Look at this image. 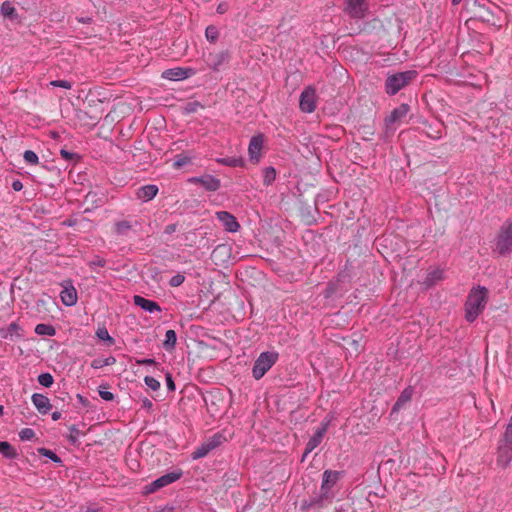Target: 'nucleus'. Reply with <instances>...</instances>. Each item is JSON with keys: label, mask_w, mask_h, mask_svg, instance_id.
Masks as SVG:
<instances>
[{"label": "nucleus", "mask_w": 512, "mask_h": 512, "mask_svg": "<svg viewBox=\"0 0 512 512\" xmlns=\"http://www.w3.org/2000/svg\"><path fill=\"white\" fill-rule=\"evenodd\" d=\"M0 453L9 459H12L16 456L15 449L6 441H0Z\"/></svg>", "instance_id": "nucleus-28"}, {"label": "nucleus", "mask_w": 512, "mask_h": 512, "mask_svg": "<svg viewBox=\"0 0 512 512\" xmlns=\"http://www.w3.org/2000/svg\"><path fill=\"white\" fill-rule=\"evenodd\" d=\"M299 106L302 112L312 113L316 109V91L312 87L305 88L301 95Z\"/></svg>", "instance_id": "nucleus-7"}, {"label": "nucleus", "mask_w": 512, "mask_h": 512, "mask_svg": "<svg viewBox=\"0 0 512 512\" xmlns=\"http://www.w3.org/2000/svg\"><path fill=\"white\" fill-rule=\"evenodd\" d=\"M217 11L219 13H224L225 12V8L223 7V5H219L218 8H217Z\"/></svg>", "instance_id": "nucleus-54"}, {"label": "nucleus", "mask_w": 512, "mask_h": 512, "mask_svg": "<svg viewBox=\"0 0 512 512\" xmlns=\"http://www.w3.org/2000/svg\"><path fill=\"white\" fill-rule=\"evenodd\" d=\"M166 383H167V388L169 391H174L175 390V383L172 379V376L170 373H167L166 374Z\"/></svg>", "instance_id": "nucleus-46"}, {"label": "nucleus", "mask_w": 512, "mask_h": 512, "mask_svg": "<svg viewBox=\"0 0 512 512\" xmlns=\"http://www.w3.org/2000/svg\"><path fill=\"white\" fill-rule=\"evenodd\" d=\"M193 74V70L191 68H171L167 69L162 73V77L168 80L179 81L184 80L190 77Z\"/></svg>", "instance_id": "nucleus-12"}, {"label": "nucleus", "mask_w": 512, "mask_h": 512, "mask_svg": "<svg viewBox=\"0 0 512 512\" xmlns=\"http://www.w3.org/2000/svg\"><path fill=\"white\" fill-rule=\"evenodd\" d=\"M221 439V435L214 434L212 437L208 438L193 451L192 458L194 460H197L205 457L210 451H212L213 449L220 445Z\"/></svg>", "instance_id": "nucleus-6"}, {"label": "nucleus", "mask_w": 512, "mask_h": 512, "mask_svg": "<svg viewBox=\"0 0 512 512\" xmlns=\"http://www.w3.org/2000/svg\"><path fill=\"white\" fill-rule=\"evenodd\" d=\"M278 353L273 351L263 352L256 359L253 369L252 375L256 380L261 379L277 362Z\"/></svg>", "instance_id": "nucleus-3"}, {"label": "nucleus", "mask_w": 512, "mask_h": 512, "mask_svg": "<svg viewBox=\"0 0 512 512\" xmlns=\"http://www.w3.org/2000/svg\"><path fill=\"white\" fill-rule=\"evenodd\" d=\"M488 300V290L485 287L473 288L465 303V318L473 322L484 310Z\"/></svg>", "instance_id": "nucleus-1"}, {"label": "nucleus", "mask_w": 512, "mask_h": 512, "mask_svg": "<svg viewBox=\"0 0 512 512\" xmlns=\"http://www.w3.org/2000/svg\"><path fill=\"white\" fill-rule=\"evenodd\" d=\"M137 363L140 365H156L157 364L154 359H150V358L137 361Z\"/></svg>", "instance_id": "nucleus-48"}, {"label": "nucleus", "mask_w": 512, "mask_h": 512, "mask_svg": "<svg viewBox=\"0 0 512 512\" xmlns=\"http://www.w3.org/2000/svg\"><path fill=\"white\" fill-rule=\"evenodd\" d=\"M12 187L15 191H19L22 189V183L20 181H15L13 182Z\"/></svg>", "instance_id": "nucleus-51"}, {"label": "nucleus", "mask_w": 512, "mask_h": 512, "mask_svg": "<svg viewBox=\"0 0 512 512\" xmlns=\"http://www.w3.org/2000/svg\"><path fill=\"white\" fill-rule=\"evenodd\" d=\"M133 302L136 306H138V307L142 308L143 310L148 311L150 313L161 311V307L159 306V304L157 302L146 299L140 295H135L133 297Z\"/></svg>", "instance_id": "nucleus-17"}, {"label": "nucleus", "mask_w": 512, "mask_h": 512, "mask_svg": "<svg viewBox=\"0 0 512 512\" xmlns=\"http://www.w3.org/2000/svg\"><path fill=\"white\" fill-rule=\"evenodd\" d=\"M50 85H52L54 87H61V88H64V89H71L72 88V83L69 82V81H66V80H54V81L50 82Z\"/></svg>", "instance_id": "nucleus-42"}, {"label": "nucleus", "mask_w": 512, "mask_h": 512, "mask_svg": "<svg viewBox=\"0 0 512 512\" xmlns=\"http://www.w3.org/2000/svg\"><path fill=\"white\" fill-rule=\"evenodd\" d=\"M61 301L66 306H73L77 302V291L74 287H65L60 293Z\"/></svg>", "instance_id": "nucleus-20"}, {"label": "nucleus", "mask_w": 512, "mask_h": 512, "mask_svg": "<svg viewBox=\"0 0 512 512\" xmlns=\"http://www.w3.org/2000/svg\"><path fill=\"white\" fill-rule=\"evenodd\" d=\"M191 182L202 185L208 191H216L220 188V180L212 175L194 177Z\"/></svg>", "instance_id": "nucleus-14"}, {"label": "nucleus", "mask_w": 512, "mask_h": 512, "mask_svg": "<svg viewBox=\"0 0 512 512\" xmlns=\"http://www.w3.org/2000/svg\"><path fill=\"white\" fill-rule=\"evenodd\" d=\"M184 280H185L184 275H182V274H177V275L173 276V277L170 279V282H169V283H170V285H171L172 287H178V286H180V285L184 282Z\"/></svg>", "instance_id": "nucleus-44"}, {"label": "nucleus", "mask_w": 512, "mask_h": 512, "mask_svg": "<svg viewBox=\"0 0 512 512\" xmlns=\"http://www.w3.org/2000/svg\"><path fill=\"white\" fill-rule=\"evenodd\" d=\"M35 333L41 336H54L56 334V330L52 325L41 323L36 325Z\"/></svg>", "instance_id": "nucleus-26"}, {"label": "nucleus", "mask_w": 512, "mask_h": 512, "mask_svg": "<svg viewBox=\"0 0 512 512\" xmlns=\"http://www.w3.org/2000/svg\"><path fill=\"white\" fill-rule=\"evenodd\" d=\"M23 157H24V160L31 165H36L39 162V158H38L37 154L32 150H26L24 152Z\"/></svg>", "instance_id": "nucleus-36"}, {"label": "nucleus", "mask_w": 512, "mask_h": 512, "mask_svg": "<svg viewBox=\"0 0 512 512\" xmlns=\"http://www.w3.org/2000/svg\"><path fill=\"white\" fill-rule=\"evenodd\" d=\"M217 219L223 224L225 229L229 232L238 231L240 225L236 218L227 211H219L216 213Z\"/></svg>", "instance_id": "nucleus-13"}, {"label": "nucleus", "mask_w": 512, "mask_h": 512, "mask_svg": "<svg viewBox=\"0 0 512 512\" xmlns=\"http://www.w3.org/2000/svg\"><path fill=\"white\" fill-rule=\"evenodd\" d=\"M19 437L23 441H29L35 438V432L31 428H24L19 432Z\"/></svg>", "instance_id": "nucleus-38"}, {"label": "nucleus", "mask_w": 512, "mask_h": 512, "mask_svg": "<svg viewBox=\"0 0 512 512\" xmlns=\"http://www.w3.org/2000/svg\"><path fill=\"white\" fill-rule=\"evenodd\" d=\"M144 382L153 391H157L160 388V382L154 377L146 376Z\"/></svg>", "instance_id": "nucleus-39"}, {"label": "nucleus", "mask_w": 512, "mask_h": 512, "mask_svg": "<svg viewBox=\"0 0 512 512\" xmlns=\"http://www.w3.org/2000/svg\"><path fill=\"white\" fill-rule=\"evenodd\" d=\"M60 155L63 159L67 161H77L79 159V155L73 152H70L66 149L60 150Z\"/></svg>", "instance_id": "nucleus-41"}, {"label": "nucleus", "mask_w": 512, "mask_h": 512, "mask_svg": "<svg viewBox=\"0 0 512 512\" xmlns=\"http://www.w3.org/2000/svg\"><path fill=\"white\" fill-rule=\"evenodd\" d=\"M227 250L226 246L225 245H219L217 246L214 251H213V255H217V254H223L225 253Z\"/></svg>", "instance_id": "nucleus-47"}, {"label": "nucleus", "mask_w": 512, "mask_h": 512, "mask_svg": "<svg viewBox=\"0 0 512 512\" xmlns=\"http://www.w3.org/2000/svg\"><path fill=\"white\" fill-rule=\"evenodd\" d=\"M264 137L263 135L253 136L249 142L248 153L250 161L257 164L261 159V152L263 149Z\"/></svg>", "instance_id": "nucleus-9"}, {"label": "nucleus", "mask_w": 512, "mask_h": 512, "mask_svg": "<svg viewBox=\"0 0 512 512\" xmlns=\"http://www.w3.org/2000/svg\"><path fill=\"white\" fill-rule=\"evenodd\" d=\"M505 446L500 448L499 461L507 463L512 456V419L506 427L504 433Z\"/></svg>", "instance_id": "nucleus-10"}, {"label": "nucleus", "mask_w": 512, "mask_h": 512, "mask_svg": "<svg viewBox=\"0 0 512 512\" xmlns=\"http://www.w3.org/2000/svg\"><path fill=\"white\" fill-rule=\"evenodd\" d=\"M276 177V171L273 167H267L264 169L263 182L265 185H270Z\"/></svg>", "instance_id": "nucleus-32"}, {"label": "nucleus", "mask_w": 512, "mask_h": 512, "mask_svg": "<svg viewBox=\"0 0 512 512\" xmlns=\"http://www.w3.org/2000/svg\"><path fill=\"white\" fill-rule=\"evenodd\" d=\"M461 1H462V0H452V3H453L454 5H457V4H459Z\"/></svg>", "instance_id": "nucleus-56"}, {"label": "nucleus", "mask_w": 512, "mask_h": 512, "mask_svg": "<svg viewBox=\"0 0 512 512\" xmlns=\"http://www.w3.org/2000/svg\"><path fill=\"white\" fill-rule=\"evenodd\" d=\"M190 162V159L183 155H177L175 158L174 166L180 168Z\"/></svg>", "instance_id": "nucleus-43"}, {"label": "nucleus", "mask_w": 512, "mask_h": 512, "mask_svg": "<svg viewBox=\"0 0 512 512\" xmlns=\"http://www.w3.org/2000/svg\"><path fill=\"white\" fill-rule=\"evenodd\" d=\"M104 360V365L105 366H111V365H114L116 363V359L112 356L108 357V358H105L103 359Z\"/></svg>", "instance_id": "nucleus-49"}, {"label": "nucleus", "mask_w": 512, "mask_h": 512, "mask_svg": "<svg viewBox=\"0 0 512 512\" xmlns=\"http://www.w3.org/2000/svg\"><path fill=\"white\" fill-rule=\"evenodd\" d=\"M82 435V432L75 426H69V435L67 436L68 440L73 445H77L79 443V438Z\"/></svg>", "instance_id": "nucleus-30"}, {"label": "nucleus", "mask_w": 512, "mask_h": 512, "mask_svg": "<svg viewBox=\"0 0 512 512\" xmlns=\"http://www.w3.org/2000/svg\"><path fill=\"white\" fill-rule=\"evenodd\" d=\"M96 335L100 340L105 341L108 346H111L114 343V339L109 335L108 330L105 327L99 328L96 331Z\"/></svg>", "instance_id": "nucleus-31"}, {"label": "nucleus", "mask_w": 512, "mask_h": 512, "mask_svg": "<svg viewBox=\"0 0 512 512\" xmlns=\"http://www.w3.org/2000/svg\"><path fill=\"white\" fill-rule=\"evenodd\" d=\"M417 77L415 70H407L389 74L385 81V92L388 95H395L401 89L410 85Z\"/></svg>", "instance_id": "nucleus-2"}, {"label": "nucleus", "mask_w": 512, "mask_h": 512, "mask_svg": "<svg viewBox=\"0 0 512 512\" xmlns=\"http://www.w3.org/2000/svg\"><path fill=\"white\" fill-rule=\"evenodd\" d=\"M177 341L176 332L172 329L167 330L165 333V340L163 341V347L167 351H172L175 348Z\"/></svg>", "instance_id": "nucleus-24"}, {"label": "nucleus", "mask_w": 512, "mask_h": 512, "mask_svg": "<svg viewBox=\"0 0 512 512\" xmlns=\"http://www.w3.org/2000/svg\"><path fill=\"white\" fill-rule=\"evenodd\" d=\"M38 382L44 387H50L54 382V378L50 373H42L38 376Z\"/></svg>", "instance_id": "nucleus-34"}, {"label": "nucleus", "mask_w": 512, "mask_h": 512, "mask_svg": "<svg viewBox=\"0 0 512 512\" xmlns=\"http://www.w3.org/2000/svg\"><path fill=\"white\" fill-rule=\"evenodd\" d=\"M412 398V390L410 388H406L402 391L401 395L397 399L396 403L394 404L392 411H399L404 405H406L408 402H410Z\"/></svg>", "instance_id": "nucleus-23"}, {"label": "nucleus", "mask_w": 512, "mask_h": 512, "mask_svg": "<svg viewBox=\"0 0 512 512\" xmlns=\"http://www.w3.org/2000/svg\"><path fill=\"white\" fill-rule=\"evenodd\" d=\"M47 304H48V303H47V301H46L45 299H39V300L37 301V307H42V308H44V309H46V310H47V307H46V306H47Z\"/></svg>", "instance_id": "nucleus-50"}, {"label": "nucleus", "mask_w": 512, "mask_h": 512, "mask_svg": "<svg viewBox=\"0 0 512 512\" xmlns=\"http://www.w3.org/2000/svg\"><path fill=\"white\" fill-rule=\"evenodd\" d=\"M217 162L229 167H242L244 165L243 160L236 157L221 158L218 159Z\"/></svg>", "instance_id": "nucleus-29"}, {"label": "nucleus", "mask_w": 512, "mask_h": 512, "mask_svg": "<svg viewBox=\"0 0 512 512\" xmlns=\"http://www.w3.org/2000/svg\"><path fill=\"white\" fill-rule=\"evenodd\" d=\"M51 416H52V419H53L54 421H57V420H59V419L61 418V413H60V412H58V411H55V412H53V413H52V415H51Z\"/></svg>", "instance_id": "nucleus-53"}, {"label": "nucleus", "mask_w": 512, "mask_h": 512, "mask_svg": "<svg viewBox=\"0 0 512 512\" xmlns=\"http://www.w3.org/2000/svg\"><path fill=\"white\" fill-rule=\"evenodd\" d=\"M38 453L42 456H45V457L51 459L55 463H61L60 457H58L53 451H51L47 448H39Z\"/></svg>", "instance_id": "nucleus-33"}, {"label": "nucleus", "mask_w": 512, "mask_h": 512, "mask_svg": "<svg viewBox=\"0 0 512 512\" xmlns=\"http://www.w3.org/2000/svg\"><path fill=\"white\" fill-rule=\"evenodd\" d=\"M181 476H182V471H173V472L167 473V474L159 477L158 479L154 480L150 484L146 485L145 492L148 494L154 493V492L176 482L177 480H179L181 478Z\"/></svg>", "instance_id": "nucleus-5"}, {"label": "nucleus", "mask_w": 512, "mask_h": 512, "mask_svg": "<svg viewBox=\"0 0 512 512\" xmlns=\"http://www.w3.org/2000/svg\"><path fill=\"white\" fill-rule=\"evenodd\" d=\"M4 414V407L2 405H0V416H2Z\"/></svg>", "instance_id": "nucleus-55"}, {"label": "nucleus", "mask_w": 512, "mask_h": 512, "mask_svg": "<svg viewBox=\"0 0 512 512\" xmlns=\"http://www.w3.org/2000/svg\"><path fill=\"white\" fill-rule=\"evenodd\" d=\"M175 229H176V225L171 224V225L166 226L165 231H166L167 233H172V232H174V231H175Z\"/></svg>", "instance_id": "nucleus-52"}, {"label": "nucleus", "mask_w": 512, "mask_h": 512, "mask_svg": "<svg viewBox=\"0 0 512 512\" xmlns=\"http://www.w3.org/2000/svg\"><path fill=\"white\" fill-rule=\"evenodd\" d=\"M326 432L325 428L318 429L306 444L304 456L312 452L322 441Z\"/></svg>", "instance_id": "nucleus-21"}, {"label": "nucleus", "mask_w": 512, "mask_h": 512, "mask_svg": "<svg viewBox=\"0 0 512 512\" xmlns=\"http://www.w3.org/2000/svg\"><path fill=\"white\" fill-rule=\"evenodd\" d=\"M98 392L100 397L105 401H112L114 399V394L108 391V386L106 385H100Z\"/></svg>", "instance_id": "nucleus-37"}, {"label": "nucleus", "mask_w": 512, "mask_h": 512, "mask_svg": "<svg viewBox=\"0 0 512 512\" xmlns=\"http://www.w3.org/2000/svg\"><path fill=\"white\" fill-rule=\"evenodd\" d=\"M366 11L365 0H347L345 12L355 19L363 18Z\"/></svg>", "instance_id": "nucleus-11"}, {"label": "nucleus", "mask_w": 512, "mask_h": 512, "mask_svg": "<svg viewBox=\"0 0 512 512\" xmlns=\"http://www.w3.org/2000/svg\"><path fill=\"white\" fill-rule=\"evenodd\" d=\"M230 58L229 52L226 50L209 53L206 59L208 66L214 71H219Z\"/></svg>", "instance_id": "nucleus-8"}, {"label": "nucleus", "mask_w": 512, "mask_h": 512, "mask_svg": "<svg viewBox=\"0 0 512 512\" xmlns=\"http://www.w3.org/2000/svg\"><path fill=\"white\" fill-rule=\"evenodd\" d=\"M410 111V107L407 104H401L399 107L395 108L389 117L386 118L387 125H392L395 123H400L403 119L406 118L407 114Z\"/></svg>", "instance_id": "nucleus-15"}, {"label": "nucleus", "mask_w": 512, "mask_h": 512, "mask_svg": "<svg viewBox=\"0 0 512 512\" xmlns=\"http://www.w3.org/2000/svg\"><path fill=\"white\" fill-rule=\"evenodd\" d=\"M1 12L4 16L13 17L16 10L10 2L5 1L1 5Z\"/></svg>", "instance_id": "nucleus-35"}, {"label": "nucleus", "mask_w": 512, "mask_h": 512, "mask_svg": "<svg viewBox=\"0 0 512 512\" xmlns=\"http://www.w3.org/2000/svg\"><path fill=\"white\" fill-rule=\"evenodd\" d=\"M205 36L210 42L216 41L218 38V31L213 26H208L205 31Z\"/></svg>", "instance_id": "nucleus-40"}, {"label": "nucleus", "mask_w": 512, "mask_h": 512, "mask_svg": "<svg viewBox=\"0 0 512 512\" xmlns=\"http://www.w3.org/2000/svg\"><path fill=\"white\" fill-rule=\"evenodd\" d=\"M2 336L4 338H20L22 336L21 327L17 322L10 323L7 327L2 329Z\"/></svg>", "instance_id": "nucleus-22"}, {"label": "nucleus", "mask_w": 512, "mask_h": 512, "mask_svg": "<svg viewBox=\"0 0 512 512\" xmlns=\"http://www.w3.org/2000/svg\"><path fill=\"white\" fill-rule=\"evenodd\" d=\"M512 250V221L507 220L501 226L496 239L495 251L500 255H505Z\"/></svg>", "instance_id": "nucleus-4"}, {"label": "nucleus", "mask_w": 512, "mask_h": 512, "mask_svg": "<svg viewBox=\"0 0 512 512\" xmlns=\"http://www.w3.org/2000/svg\"><path fill=\"white\" fill-rule=\"evenodd\" d=\"M91 367L94 369H101V368L105 367L104 360L100 359V358L92 360Z\"/></svg>", "instance_id": "nucleus-45"}, {"label": "nucleus", "mask_w": 512, "mask_h": 512, "mask_svg": "<svg viewBox=\"0 0 512 512\" xmlns=\"http://www.w3.org/2000/svg\"><path fill=\"white\" fill-rule=\"evenodd\" d=\"M341 472L339 471H333V470H326L323 473V481L321 489L325 491H329L340 479Z\"/></svg>", "instance_id": "nucleus-18"}, {"label": "nucleus", "mask_w": 512, "mask_h": 512, "mask_svg": "<svg viewBox=\"0 0 512 512\" xmlns=\"http://www.w3.org/2000/svg\"><path fill=\"white\" fill-rule=\"evenodd\" d=\"M159 189L154 184H147L144 186L139 187L136 190V197L139 200H142L144 202H148L152 200L158 193Z\"/></svg>", "instance_id": "nucleus-16"}, {"label": "nucleus", "mask_w": 512, "mask_h": 512, "mask_svg": "<svg viewBox=\"0 0 512 512\" xmlns=\"http://www.w3.org/2000/svg\"><path fill=\"white\" fill-rule=\"evenodd\" d=\"M132 228V224L128 220L118 221L114 225V231L117 235H126Z\"/></svg>", "instance_id": "nucleus-27"}, {"label": "nucleus", "mask_w": 512, "mask_h": 512, "mask_svg": "<svg viewBox=\"0 0 512 512\" xmlns=\"http://www.w3.org/2000/svg\"><path fill=\"white\" fill-rule=\"evenodd\" d=\"M443 278V272L441 270H433L429 272L424 280V284L427 287L435 285L438 281Z\"/></svg>", "instance_id": "nucleus-25"}, {"label": "nucleus", "mask_w": 512, "mask_h": 512, "mask_svg": "<svg viewBox=\"0 0 512 512\" xmlns=\"http://www.w3.org/2000/svg\"><path fill=\"white\" fill-rule=\"evenodd\" d=\"M32 403L41 414H47L52 407L49 398L39 393L32 395Z\"/></svg>", "instance_id": "nucleus-19"}]
</instances>
